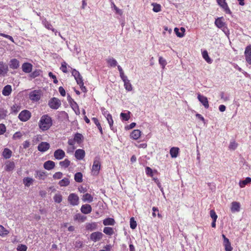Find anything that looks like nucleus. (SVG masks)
Returning <instances> with one entry per match:
<instances>
[{
	"label": "nucleus",
	"mask_w": 251,
	"mask_h": 251,
	"mask_svg": "<svg viewBox=\"0 0 251 251\" xmlns=\"http://www.w3.org/2000/svg\"><path fill=\"white\" fill-rule=\"evenodd\" d=\"M29 97L32 101H37L41 98V93L39 90H33L29 94Z\"/></svg>",
	"instance_id": "obj_8"
},
{
	"label": "nucleus",
	"mask_w": 251,
	"mask_h": 251,
	"mask_svg": "<svg viewBox=\"0 0 251 251\" xmlns=\"http://www.w3.org/2000/svg\"><path fill=\"white\" fill-rule=\"evenodd\" d=\"M61 105L60 100L56 98H53L49 102V106L53 109H58Z\"/></svg>",
	"instance_id": "obj_5"
},
{
	"label": "nucleus",
	"mask_w": 251,
	"mask_h": 251,
	"mask_svg": "<svg viewBox=\"0 0 251 251\" xmlns=\"http://www.w3.org/2000/svg\"><path fill=\"white\" fill-rule=\"evenodd\" d=\"M240 209V204L239 202L233 201L231 203V211L232 212H239Z\"/></svg>",
	"instance_id": "obj_26"
},
{
	"label": "nucleus",
	"mask_w": 251,
	"mask_h": 251,
	"mask_svg": "<svg viewBox=\"0 0 251 251\" xmlns=\"http://www.w3.org/2000/svg\"><path fill=\"white\" fill-rule=\"evenodd\" d=\"M7 111L3 109H0V120L4 119L7 116Z\"/></svg>",
	"instance_id": "obj_52"
},
{
	"label": "nucleus",
	"mask_w": 251,
	"mask_h": 251,
	"mask_svg": "<svg viewBox=\"0 0 251 251\" xmlns=\"http://www.w3.org/2000/svg\"><path fill=\"white\" fill-rule=\"evenodd\" d=\"M98 225L96 222L88 223L86 224V229L89 231H93L97 228Z\"/></svg>",
	"instance_id": "obj_27"
},
{
	"label": "nucleus",
	"mask_w": 251,
	"mask_h": 251,
	"mask_svg": "<svg viewBox=\"0 0 251 251\" xmlns=\"http://www.w3.org/2000/svg\"><path fill=\"white\" fill-rule=\"evenodd\" d=\"M65 156V152L62 149H57L54 152V157L57 160H61Z\"/></svg>",
	"instance_id": "obj_14"
},
{
	"label": "nucleus",
	"mask_w": 251,
	"mask_h": 251,
	"mask_svg": "<svg viewBox=\"0 0 251 251\" xmlns=\"http://www.w3.org/2000/svg\"><path fill=\"white\" fill-rule=\"evenodd\" d=\"M74 139L76 143L80 144L83 141V136L81 134L79 133H76L75 134Z\"/></svg>",
	"instance_id": "obj_34"
},
{
	"label": "nucleus",
	"mask_w": 251,
	"mask_h": 251,
	"mask_svg": "<svg viewBox=\"0 0 251 251\" xmlns=\"http://www.w3.org/2000/svg\"><path fill=\"white\" fill-rule=\"evenodd\" d=\"M245 56L247 62L251 65V45H248L245 48Z\"/></svg>",
	"instance_id": "obj_11"
},
{
	"label": "nucleus",
	"mask_w": 251,
	"mask_h": 251,
	"mask_svg": "<svg viewBox=\"0 0 251 251\" xmlns=\"http://www.w3.org/2000/svg\"><path fill=\"white\" fill-rule=\"evenodd\" d=\"M53 200L55 202L59 203L62 201V196L60 194H56L53 197Z\"/></svg>",
	"instance_id": "obj_48"
},
{
	"label": "nucleus",
	"mask_w": 251,
	"mask_h": 251,
	"mask_svg": "<svg viewBox=\"0 0 251 251\" xmlns=\"http://www.w3.org/2000/svg\"><path fill=\"white\" fill-rule=\"evenodd\" d=\"M210 215L212 220H217L218 216L214 210H211L210 211Z\"/></svg>",
	"instance_id": "obj_58"
},
{
	"label": "nucleus",
	"mask_w": 251,
	"mask_h": 251,
	"mask_svg": "<svg viewBox=\"0 0 251 251\" xmlns=\"http://www.w3.org/2000/svg\"><path fill=\"white\" fill-rule=\"evenodd\" d=\"M49 76L53 79L54 83L57 84L58 83V80L56 78V76L54 75H53V74L52 72L49 73Z\"/></svg>",
	"instance_id": "obj_63"
},
{
	"label": "nucleus",
	"mask_w": 251,
	"mask_h": 251,
	"mask_svg": "<svg viewBox=\"0 0 251 251\" xmlns=\"http://www.w3.org/2000/svg\"><path fill=\"white\" fill-rule=\"evenodd\" d=\"M82 176L81 173L77 172L75 175L74 179L76 182L80 183L82 182Z\"/></svg>",
	"instance_id": "obj_42"
},
{
	"label": "nucleus",
	"mask_w": 251,
	"mask_h": 251,
	"mask_svg": "<svg viewBox=\"0 0 251 251\" xmlns=\"http://www.w3.org/2000/svg\"><path fill=\"white\" fill-rule=\"evenodd\" d=\"M12 92V87L10 85L5 86L2 91V94L4 96H9Z\"/></svg>",
	"instance_id": "obj_25"
},
{
	"label": "nucleus",
	"mask_w": 251,
	"mask_h": 251,
	"mask_svg": "<svg viewBox=\"0 0 251 251\" xmlns=\"http://www.w3.org/2000/svg\"><path fill=\"white\" fill-rule=\"evenodd\" d=\"M31 117V112L27 110L22 111L19 114L18 118L22 122L27 121Z\"/></svg>",
	"instance_id": "obj_3"
},
{
	"label": "nucleus",
	"mask_w": 251,
	"mask_h": 251,
	"mask_svg": "<svg viewBox=\"0 0 251 251\" xmlns=\"http://www.w3.org/2000/svg\"><path fill=\"white\" fill-rule=\"evenodd\" d=\"M238 146V144L235 142H231L229 145V149L232 150H235Z\"/></svg>",
	"instance_id": "obj_59"
},
{
	"label": "nucleus",
	"mask_w": 251,
	"mask_h": 251,
	"mask_svg": "<svg viewBox=\"0 0 251 251\" xmlns=\"http://www.w3.org/2000/svg\"><path fill=\"white\" fill-rule=\"evenodd\" d=\"M12 151L7 148H5L2 152V156L5 159H9L12 155Z\"/></svg>",
	"instance_id": "obj_36"
},
{
	"label": "nucleus",
	"mask_w": 251,
	"mask_h": 251,
	"mask_svg": "<svg viewBox=\"0 0 251 251\" xmlns=\"http://www.w3.org/2000/svg\"><path fill=\"white\" fill-rule=\"evenodd\" d=\"M21 106L18 104H14L11 106V111L13 113H17L21 109Z\"/></svg>",
	"instance_id": "obj_47"
},
{
	"label": "nucleus",
	"mask_w": 251,
	"mask_h": 251,
	"mask_svg": "<svg viewBox=\"0 0 251 251\" xmlns=\"http://www.w3.org/2000/svg\"><path fill=\"white\" fill-rule=\"evenodd\" d=\"M9 65L11 69H17L20 66V63L17 59L14 58L10 60Z\"/></svg>",
	"instance_id": "obj_22"
},
{
	"label": "nucleus",
	"mask_w": 251,
	"mask_h": 251,
	"mask_svg": "<svg viewBox=\"0 0 251 251\" xmlns=\"http://www.w3.org/2000/svg\"><path fill=\"white\" fill-rule=\"evenodd\" d=\"M72 74L74 76L77 84L78 85H82V83H83V80L82 76L80 75V73L76 70L73 69L72 71Z\"/></svg>",
	"instance_id": "obj_7"
},
{
	"label": "nucleus",
	"mask_w": 251,
	"mask_h": 251,
	"mask_svg": "<svg viewBox=\"0 0 251 251\" xmlns=\"http://www.w3.org/2000/svg\"><path fill=\"white\" fill-rule=\"evenodd\" d=\"M202 57L203 58L208 62V63H211V59L209 58L207 51L206 50H204L203 51L202 53Z\"/></svg>",
	"instance_id": "obj_55"
},
{
	"label": "nucleus",
	"mask_w": 251,
	"mask_h": 251,
	"mask_svg": "<svg viewBox=\"0 0 251 251\" xmlns=\"http://www.w3.org/2000/svg\"><path fill=\"white\" fill-rule=\"evenodd\" d=\"M137 226L136 222L134 220L133 217H132L130 219V227L131 229H134Z\"/></svg>",
	"instance_id": "obj_51"
},
{
	"label": "nucleus",
	"mask_w": 251,
	"mask_h": 251,
	"mask_svg": "<svg viewBox=\"0 0 251 251\" xmlns=\"http://www.w3.org/2000/svg\"><path fill=\"white\" fill-rule=\"evenodd\" d=\"M62 176H63V174L61 172H58L55 173L53 175V178L54 179H60L62 178Z\"/></svg>",
	"instance_id": "obj_60"
},
{
	"label": "nucleus",
	"mask_w": 251,
	"mask_h": 251,
	"mask_svg": "<svg viewBox=\"0 0 251 251\" xmlns=\"http://www.w3.org/2000/svg\"><path fill=\"white\" fill-rule=\"evenodd\" d=\"M9 231L6 229L4 226L0 225V236L4 237L9 234Z\"/></svg>",
	"instance_id": "obj_43"
},
{
	"label": "nucleus",
	"mask_w": 251,
	"mask_h": 251,
	"mask_svg": "<svg viewBox=\"0 0 251 251\" xmlns=\"http://www.w3.org/2000/svg\"><path fill=\"white\" fill-rule=\"evenodd\" d=\"M124 82V87L125 89L128 91H130L132 89V85L131 84L130 81L128 79L126 76L121 78Z\"/></svg>",
	"instance_id": "obj_21"
},
{
	"label": "nucleus",
	"mask_w": 251,
	"mask_h": 251,
	"mask_svg": "<svg viewBox=\"0 0 251 251\" xmlns=\"http://www.w3.org/2000/svg\"><path fill=\"white\" fill-rule=\"evenodd\" d=\"M109 125L110 128L111 130H113V120L112 117V115L111 114L107 115V116L105 117Z\"/></svg>",
	"instance_id": "obj_45"
},
{
	"label": "nucleus",
	"mask_w": 251,
	"mask_h": 251,
	"mask_svg": "<svg viewBox=\"0 0 251 251\" xmlns=\"http://www.w3.org/2000/svg\"><path fill=\"white\" fill-rule=\"evenodd\" d=\"M85 155V152L82 149H77L75 151V156L76 159L81 160H82Z\"/></svg>",
	"instance_id": "obj_15"
},
{
	"label": "nucleus",
	"mask_w": 251,
	"mask_h": 251,
	"mask_svg": "<svg viewBox=\"0 0 251 251\" xmlns=\"http://www.w3.org/2000/svg\"><path fill=\"white\" fill-rule=\"evenodd\" d=\"M145 170H146V173L148 176H153L152 170L150 167H147L145 169Z\"/></svg>",
	"instance_id": "obj_62"
},
{
	"label": "nucleus",
	"mask_w": 251,
	"mask_h": 251,
	"mask_svg": "<svg viewBox=\"0 0 251 251\" xmlns=\"http://www.w3.org/2000/svg\"><path fill=\"white\" fill-rule=\"evenodd\" d=\"M23 134L20 131H17L16 133L14 134L13 135L12 138L14 140H16L17 139H20L22 136Z\"/></svg>",
	"instance_id": "obj_57"
},
{
	"label": "nucleus",
	"mask_w": 251,
	"mask_h": 251,
	"mask_svg": "<svg viewBox=\"0 0 251 251\" xmlns=\"http://www.w3.org/2000/svg\"><path fill=\"white\" fill-rule=\"evenodd\" d=\"M22 70L25 73H29L32 71V65L29 63H24L22 66Z\"/></svg>",
	"instance_id": "obj_20"
},
{
	"label": "nucleus",
	"mask_w": 251,
	"mask_h": 251,
	"mask_svg": "<svg viewBox=\"0 0 251 251\" xmlns=\"http://www.w3.org/2000/svg\"><path fill=\"white\" fill-rule=\"evenodd\" d=\"M70 180L69 178L65 177L62 180H60L58 184L61 187L67 186L70 184Z\"/></svg>",
	"instance_id": "obj_40"
},
{
	"label": "nucleus",
	"mask_w": 251,
	"mask_h": 251,
	"mask_svg": "<svg viewBox=\"0 0 251 251\" xmlns=\"http://www.w3.org/2000/svg\"><path fill=\"white\" fill-rule=\"evenodd\" d=\"M198 99L205 108L209 107L208 101L206 97L201 95V94H198Z\"/></svg>",
	"instance_id": "obj_17"
},
{
	"label": "nucleus",
	"mask_w": 251,
	"mask_h": 251,
	"mask_svg": "<svg viewBox=\"0 0 251 251\" xmlns=\"http://www.w3.org/2000/svg\"><path fill=\"white\" fill-rule=\"evenodd\" d=\"M159 63L162 66V68L164 69L165 66L167 64V62L166 60L163 58L162 56L159 57Z\"/></svg>",
	"instance_id": "obj_54"
},
{
	"label": "nucleus",
	"mask_w": 251,
	"mask_h": 251,
	"mask_svg": "<svg viewBox=\"0 0 251 251\" xmlns=\"http://www.w3.org/2000/svg\"><path fill=\"white\" fill-rule=\"evenodd\" d=\"M223 244L226 251H231L233 250L229 239L224 234H222Z\"/></svg>",
	"instance_id": "obj_12"
},
{
	"label": "nucleus",
	"mask_w": 251,
	"mask_h": 251,
	"mask_svg": "<svg viewBox=\"0 0 251 251\" xmlns=\"http://www.w3.org/2000/svg\"><path fill=\"white\" fill-rule=\"evenodd\" d=\"M215 25L219 28L224 27L225 25V23L223 21V18H218L215 20Z\"/></svg>",
	"instance_id": "obj_28"
},
{
	"label": "nucleus",
	"mask_w": 251,
	"mask_h": 251,
	"mask_svg": "<svg viewBox=\"0 0 251 251\" xmlns=\"http://www.w3.org/2000/svg\"><path fill=\"white\" fill-rule=\"evenodd\" d=\"M106 62L108 64V66L110 67H115L117 66V61L112 57L107 59Z\"/></svg>",
	"instance_id": "obj_38"
},
{
	"label": "nucleus",
	"mask_w": 251,
	"mask_h": 251,
	"mask_svg": "<svg viewBox=\"0 0 251 251\" xmlns=\"http://www.w3.org/2000/svg\"><path fill=\"white\" fill-rule=\"evenodd\" d=\"M52 125V118L48 114L43 115L38 123L39 127L43 131L49 130Z\"/></svg>",
	"instance_id": "obj_1"
},
{
	"label": "nucleus",
	"mask_w": 251,
	"mask_h": 251,
	"mask_svg": "<svg viewBox=\"0 0 251 251\" xmlns=\"http://www.w3.org/2000/svg\"><path fill=\"white\" fill-rule=\"evenodd\" d=\"M6 128L3 124H0V135L3 134L6 132Z\"/></svg>",
	"instance_id": "obj_61"
},
{
	"label": "nucleus",
	"mask_w": 251,
	"mask_h": 251,
	"mask_svg": "<svg viewBox=\"0 0 251 251\" xmlns=\"http://www.w3.org/2000/svg\"><path fill=\"white\" fill-rule=\"evenodd\" d=\"M218 4L224 9L226 14H231V12L226 0H216Z\"/></svg>",
	"instance_id": "obj_10"
},
{
	"label": "nucleus",
	"mask_w": 251,
	"mask_h": 251,
	"mask_svg": "<svg viewBox=\"0 0 251 251\" xmlns=\"http://www.w3.org/2000/svg\"><path fill=\"white\" fill-rule=\"evenodd\" d=\"M67 65V63L65 62H63L61 63V66L60 68V69L64 73H67L68 72Z\"/></svg>",
	"instance_id": "obj_53"
},
{
	"label": "nucleus",
	"mask_w": 251,
	"mask_h": 251,
	"mask_svg": "<svg viewBox=\"0 0 251 251\" xmlns=\"http://www.w3.org/2000/svg\"><path fill=\"white\" fill-rule=\"evenodd\" d=\"M141 135V132L139 129L133 130L130 134V138L134 140H137L140 138Z\"/></svg>",
	"instance_id": "obj_24"
},
{
	"label": "nucleus",
	"mask_w": 251,
	"mask_h": 251,
	"mask_svg": "<svg viewBox=\"0 0 251 251\" xmlns=\"http://www.w3.org/2000/svg\"><path fill=\"white\" fill-rule=\"evenodd\" d=\"M42 23L44 24V25H45V26L47 29L51 30L52 31H54L55 30V29L53 28L51 24L49 22H48L47 20H46V19L42 21Z\"/></svg>",
	"instance_id": "obj_46"
},
{
	"label": "nucleus",
	"mask_w": 251,
	"mask_h": 251,
	"mask_svg": "<svg viewBox=\"0 0 251 251\" xmlns=\"http://www.w3.org/2000/svg\"><path fill=\"white\" fill-rule=\"evenodd\" d=\"M179 148L177 147H173L170 150V153L172 158H176L179 153Z\"/></svg>",
	"instance_id": "obj_29"
},
{
	"label": "nucleus",
	"mask_w": 251,
	"mask_h": 251,
	"mask_svg": "<svg viewBox=\"0 0 251 251\" xmlns=\"http://www.w3.org/2000/svg\"><path fill=\"white\" fill-rule=\"evenodd\" d=\"M50 147V144L46 142H42L38 146V150L40 151L45 152L48 150Z\"/></svg>",
	"instance_id": "obj_16"
},
{
	"label": "nucleus",
	"mask_w": 251,
	"mask_h": 251,
	"mask_svg": "<svg viewBox=\"0 0 251 251\" xmlns=\"http://www.w3.org/2000/svg\"><path fill=\"white\" fill-rule=\"evenodd\" d=\"M34 179L31 177H26L23 179V183L26 187H29L33 182Z\"/></svg>",
	"instance_id": "obj_35"
},
{
	"label": "nucleus",
	"mask_w": 251,
	"mask_h": 251,
	"mask_svg": "<svg viewBox=\"0 0 251 251\" xmlns=\"http://www.w3.org/2000/svg\"><path fill=\"white\" fill-rule=\"evenodd\" d=\"M92 120L93 121V122L95 123V124L98 127L100 134L101 135H102L103 134L102 128L100 125V123L99 122V120L97 118L94 117L92 119Z\"/></svg>",
	"instance_id": "obj_41"
},
{
	"label": "nucleus",
	"mask_w": 251,
	"mask_h": 251,
	"mask_svg": "<svg viewBox=\"0 0 251 251\" xmlns=\"http://www.w3.org/2000/svg\"><path fill=\"white\" fill-rule=\"evenodd\" d=\"M80 210L82 213L84 214H88L91 212L92 207L88 204H83L81 206Z\"/></svg>",
	"instance_id": "obj_19"
},
{
	"label": "nucleus",
	"mask_w": 251,
	"mask_h": 251,
	"mask_svg": "<svg viewBox=\"0 0 251 251\" xmlns=\"http://www.w3.org/2000/svg\"><path fill=\"white\" fill-rule=\"evenodd\" d=\"M55 163L51 160L46 161L44 164V168L47 170H50L55 167Z\"/></svg>",
	"instance_id": "obj_23"
},
{
	"label": "nucleus",
	"mask_w": 251,
	"mask_h": 251,
	"mask_svg": "<svg viewBox=\"0 0 251 251\" xmlns=\"http://www.w3.org/2000/svg\"><path fill=\"white\" fill-rule=\"evenodd\" d=\"M8 72V67L3 61H0V76H5Z\"/></svg>",
	"instance_id": "obj_13"
},
{
	"label": "nucleus",
	"mask_w": 251,
	"mask_h": 251,
	"mask_svg": "<svg viewBox=\"0 0 251 251\" xmlns=\"http://www.w3.org/2000/svg\"><path fill=\"white\" fill-rule=\"evenodd\" d=\"M130 112H128L127 113H121L120 114V116L123 121H128L130 118Z\"/></svg>",
	"instance_id": "obj_49"
},
{
	"label": "nucleus",
	"mask_w": 251,
	"mask_h": 251,
	"mask_svg": "<svg viewBox=\"0 0 251 251\" xmlns=\"http://www.w3.org/2000/svg\"><path fill=\"white\" fill-rule=\"evenodd\" d=\"M70 161L68 159H65L64 160L62 161H60L59 162V165L61 167H64L65 168H68L70 165Z\"/></svg>",
	"instance_id": "obj_44"
},
{
	"label": "nucleus",
	"mask_w": 251,
	"mask_h": 251,
	"mask_svg": "<svg viewBox=\"0 0 251 251\" xmlns=\"http://www.w3.org/2000/svg\"><path fill=\"white\" fill-rule=\"evenodd\" d=\"M82 200L84 202L87 201L90 203L93 201V197L90 194L86 193L83 195Z\"/></svg>",
	"instance_id": "obj_33"
},
{
	"label": "nucleus",
	"mask_w": 251,
	"mask_h": 251,
	"mask_svg": "<svg viewBox=\"0 0 251 251\" xmlns=\"http://www.w3.org/2000/svg\"><path fill=\"white\" fill-rule=\"evenodd\" d=\"M153 7L152 10L155 12H158L161 10V7L159 4L152 3Z\"/></svg>",
	"instance_id": "obj_50"
},
{
	"label": "nucleus",
	"mask_w": 251,
	"mask_h": 251,
	"mask_svg": "<svg viewBox=\"0 0 251 251\" xmlns=\"http://www.w3.org/2000/svg\"><path fill=\"white\" fill-rule=\"evenodd\" d=\"M103 232L108 236H111L114 234V228L111 227H105L103 228Z\"/></svg>",
	"instance_id": "obj_37"
},
{
	"label": "nucleus",
	"mask_w": 251,
	"mask_h": 251,
	"mask_svg": "<svg viewBox=\"0 0 251 251\" xmlns=\"http://www.w3.org/2000/svg\"><path fill=\"white\" fill-rule=\"evenodd\" d=\"M103 236V234L101 232H94L90 234V239L92 241L96 242L102 239Z\"/></svg>",
	"instance_id": "obj_9"
},
{
	"label": "nucleus",
	"mask_w": 251,
	"mask_h": 251,
	"mask_svg": "<svg viewBox=\"0 0 251 251\" xmlns=\"http://www.w3.org/2000/svg\"><path fill=\"white\" fill-rule=\"evenodd\" d=\"M35 177L39 180H44L47 176L46 172L43 171H37Z\"/></svg>",
	"instance_id": "obj_30"
},
{
	"label": "nucleus",
	"mask_w": 251,
	"mask_h": 251,
	"mask_svg": "<svg viewBox=\"0 0 251 251\" xmlns=\"http://www.w3.org/2000/svg\"><path fill=\"white\" fill-rule=\"evenodd\" d=\"M27 247L26 245L20 244L18 246L17 250V251H26Z\"/></svg>",
	"instance_id": "obj_56"
},
{
	"label": "nucleus",
	"mask_w": 251,
	"mask_h": 251,
	"mask_svg": "<svg viewBox=\"0 0 251 251\" xmlns=\"http://www.w3.org/2000/svg\"><path fill=\"white\" fill-rule=\"evenodd\" d=\"M0 36H2L3 37H5V38L10 40L12 42H14L13 37L10 35H8L4 34V33H0Z\"/></svg>",
	"instance_id": "obj_64"
},
{
	"label": "nucleus",
	"mask_w": 251,
	"mask_h": 251,
	"mask_svg": "<svg viewBox=\"0 0 251 251\" xmlns=\"http://www.w3.org/2000/svg\"><path fill=\"white\" fill-rule=\"evenodd\" d=\"M115 224V220L112 218H107L103 220L104 226H114Z\"/></svg>",
	"instance_id": "obj_32"
},
{
	"label": "nucleus",
	"mask_w": 251,
	"mask_h": 251,
	"mask_svg": "<svg viewBox=\"0 0 251 251\" xmlns=\"http://www.w3.org/2000/svg\"><path fill=\"white\" fill-rule=\"evenodd\" d=\"M15 168V165L13 161H7L5 163L4 169L7 172L13 171Z\"/></svg>",
	"instance_id": "obj_18"
},
{
	"label": "nucleus",
	"mask_w": 251,
	"mask_h": 251,
	"mask_svg": "<svg viewBox=\"0 0 251 251\" xmlns=\"http://www.w3.org/2000/svg\"><path fill=\"white\" fill-rule=\"evenodd\" d=\"M100 169V158L96 157L94 159L93 165L92 168V172L93 175H97L99 173Z\"/></svg>",
	"instance_id": "obj_4"
},
{
	"label": "nucleus",
	"mask_w": 251,
	"mask_h": 251,
	"mask_svg": "<svg viewBox=\"0 0 251 251\" xmlns=\"http://www.w3.org/2000/svg\"><path fill=\"white\" fill-rule=\"evenodd\" d=\"M86 219V217L80 213L76 214L74 216V220L79 222H83Z\"/></svg>",
	"instance_id": "obj_31"
},
{
	"label": "nucleus",
	"mask_w": 251,
	"mask_h": 251,
	"mask_svg": "<svg viewBox=\"0 0 251 251\" xmlns=\"http://www.w3.org/2000/svg\"><path fill=\"white\" fill-rule=\"evenodd\" d=\"M72 74L74 76L77 84L78 85H82V83H83V80L82 76L80 75V73L76 70L73 69L72 71Z\"/></svg>",
	"instance_id": "obj_6"
},
{
	"label": "nucleus",
	"mask_w": 251,
	"mask_h": 251,
	"mask_svg": "<svg viewBox=\"0 0 251 251\" xmlns=\"http://www.w3.org/2000/svg\"><path fill=\"white\" fill-rule=\"evenodd\" d=\"M251 182V178L250 177H247L245 178V180L240 181L239 182V186L241 188H243L245 187L246 185Z\"/></svg>",
	"instance_id": "obj_39"
},
{
	"label": "nucleus",
	"mask_w": 251,
	"mask_h": 251,
	"mask_svg": "<svg viewBox=\"0 0 251 251\" xmlns=\"http://www.w3.org/2000/svg\"><path fill=\"white\" fill-rule=\"evenodd\" d=\"M68 201L72 206H76L79 204V199L78 195L75 193L70 194L68 197Z\"/></svg>",
	"instance_id": "obj_2"
}]
</instances>
